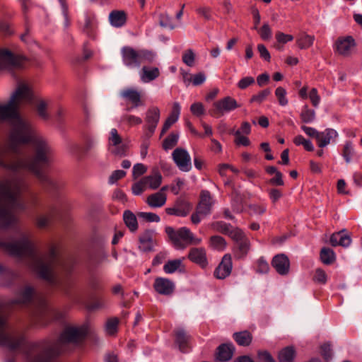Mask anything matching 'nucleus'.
<instances>
[{
    "label": "nucleus",
    "mask_w": 362,
    "mask_h": 362,
    "mask_svg": "<svg viewBox=\"0 0 362 362\" xmlns=\"http://www.w3.org/2000/svg\"><path fill=\"white\" fill-rule=\"evenodd\" d=\"M32 101L30 86L20 83L8 103H0V167L15 173L27 170L50 182L42 168L50 162L51 147L19 112L21 103Z\"/></svg>",
    "instance_id": "f257e3e1"
},
{
    "label": "nucleus",
    "mask_w": 362,
    "mask_h": 362,
    "mask_svg": "<svg viewBox=\"0 0 362 362\" xmlns=\"http://www.w3.org/2000/svg\"><path fill=\"white\" fill-rule=\"evenodd\" d=\"M88 333V326L65 327L56 341L42 339L27 344L25 337L14 331L6 322V314L0 308V346L8 350L23 349L26 362H51L69 344H78Z\"/></svg>",
    "instance_id": "f03ea898"
},
{
    "label": "nucleus",
    "mask_w": 362,
    "mask_h": 362,
    "mask_svg": "<svg viewBox=\"0 0 362 362\" xmlns=\"http://www.w3.org/2000/svg\"><path fill=\"white\" fill-rule=\"evenodd\" d=\"M0 248L10 255L24 260L39 277L51 285H58L66 292L53 273V266L58 261V254L54 247H51L47 252H42L37 248L28 233L17 230L9 238L0 237Z\"/></svg>",
    "instance_id": "7ed1b4c3"
},
{
    "label": "nucleus",
    "mask_w": 362,
    "mask_h": 362,
    "mask_svg": "<svg viewBox=\"0 0 362 362\" xmlns=\"http://www.w3.org/2000/svg\"><path fill=\"white\" fill-rule=\"evenodd\" d=\"M26 184L22 177H13L0 180V227L13 226L17 222L16 213L25 209L20 194Z\"/></svg>",
    "instance_id": "20e7f679"
},
{
    "label": "nucleus",
    "mask_w": 362,
    "mask_h": 362,
    "mask_svg": "<svg viewBox=\"0 0 362 362\" xmlns=\"http://www.w3.org/2000/svg\"><path fill=\"white\" fill-rule=\"evenodd\" d=\"M33 303L34 310L33 317L35 323L40 326L46 325L50 317V312L47 307L45 298L35 294L33 288L26 286L18 294L16 303L28 304Z\"/></svg>",
    "instance_id": "39448f33"
},
{
    "label": "nucleus",
    "mask_w": 362,
    "mask_h": 362,
    "mask_svg": "<svg viewBox=\"0 0 362 362\" xmlns=\"http://www.w3.org/2000/svg\"><path fill=\"white\" fill-rule=\"evenodd\" d=\"M123 64L129 69L139 68L141 64L151 63L156 58V53L146 49H135L129 46L121 49Z\"/></svg>",
    "instance_id": "423d86ee"
},
{
    "label": "nucleus",
    "mask_w": 362,
    "mask_h": 362,
    "mask_svg": "<svg viewBox=\"0 0 362 362\" xmlns=\"http://www.w3.org/2000/svg\"><path fill=\"white\" fill-rule=\"evenodd\" d=\"M228 236L234 242L232 249L234 258H244L250 249V242L246 235L240 229L228 226Z\"/></svg>",
    "instance_id": "0eeeda50"
},
{
    "label": "nucleus",
    "mask_w": 362,
    "mask_h": 362,
    "mask_svg": "<svg viewBox=\"0 0 362 362\" xmlns=\"http://www.w3.org/2000/svg\"><path fill=\"white\" fill-rule=\"evenodd\" d=\"M214 202L208 191L201 192L200 201L196 211L191 216V221L194 224H198L202 219L209 215Z\"/></svg>",
    "instance_id": "6e6552de"
},
{
    "label": "nucleus",
    "mask_w": 362,
    "mask_h": 362,
    "mask_svg": "<svg viewBox=\"0 0 362 362\" xmlns=\"http://www.w3.org/2000/svg\"><path fill=\"white\" fill-rule=\"evenodd\" d=\"M165 233L177 250L185 249L189 245V239L192 238V232L186 227L175 230L173 228L168 226L165 228Z\"/></svg>",
    "instance_id": "1a4fd4ad"
},
{
    "label": "nucleus",
    "mask_w": 362,
    "mask_h": 362,
    "mask_svg": "<svg viewBox=\"0 0 362 362\" xmlns=\"http://www.w3.org/2000/svg\"><path fill=\"white\" fill-rule=\"evenodd\" d=\"M24 61L23 57L16 56L8 49L0 50V70L21 68Z\"/></svg>",
    "instance_id": "9d476101"
},
{
    "label": "nucleus",
    "mask_w": 362,
    "mask_h": 362,
    "mask_svg": "<svg viewBox=\"0 0 362 362\" xmlns=\"http://www.w3.org/2000/svg\"><path fill=\"white\" fill-rule=\"evenodd\" d=\"M356 47V42L352 36H341L339 37L335 43L334 49L336 52L344 57L351 56Z\"/></svg>",
    "instance_id": "9b49d317"
},
{
    "label": "nucleus",
    "mask_w": 362,
    "mask_h": 362,
    "mask_svg": "<svg viewBox=\"0 0 362 362\" xmlns=\"http://www.w3.org/2000/svg\"><path fill=\"white\" fill-rule=\"evenodd\" d=\"M160 111L156 106L150 107L145 113V137L149 139L154 134L160 120Z\"/></svg>",
    "instance_id": "f8f14e48"
},
{
    "label": "nucleus",
    "mask_w": 362,
    "mask_h": 362,
    "mask_svg": "<svg viewBox=\"0 0 362 362\" xmlns=\"http://www.w3.org/2000/svg\"><path fill=\"white\" fill-rule=\"evenodd\" d=\"M119 95L127 103L131 104L126 108L128 112L144 105L141 99V93L134 88L124 89Z\"/></svg>",
    "instance_id": "ddd939ff"
},
{
    "label": "nucleus",
    "mask_w": 362,
    "mask_h": 362,
    "mask_svg": "<svg viewBox=\"0 0 362 362\" xmlns=\"http://www.w3.org/2000/svg\"><path fill=\"white\" fill-rule=\"evenodd\" d=\"M173 159L178 168L183 172H189L192 168L191 157L184 148H177L172 153Z\"/></svg>",
    "instance_id": "4468645a"
},
{
    "label": "nucleus",
    "mask_w": 362,
    "mask_h": 362,
    "mask_svg": "<svg viewBox=\"0 0 362 362\" xmlns=\"http://www.w3.org/2000/svg\"><path fill=\"white\" fill-rule=\"evenodd\" d=\"M192 206L185 200L179 199L176 201L174 206L165 209L168 215H174L180 217L186 216L192 210Z\"/></svg>",
    "instance_id": "2eb2a0df"
},
{
    "label": "nucleus",
    "mask_w": 362,
    "mask_h": 362,
    "mask_svg": "<svg viewBox=\"0 0 362 362\" xmlns=\"http://www.w3.org/2000/svg\"><path fill=\"white\" fill-rule=\"evenodd\" d=\"M153 288L159 294L169 296L173 293L175 284L168 279L158 277L155 279Z\"/></svg>",
    "instance_id": "dca6fc26"
},
{
    "label": "nucleus",
    "mask_w": 362,
    "mask_h": 362,
    "mask_svg": "<svg viewBox=\"0 0 362 362\" xmlns=\"http://www.w3.org/2000/svg\"><path fill=\"white\" fill-rule=\"evenodd\" d=\"M272 264L280 275H286L289 272L290 261L284 254H279L273 257Z\"/></svg>",
    "instance_id": "f3484780"
},
{
    "label": "nucleus",
    "mask_w": 362,
    "mask_h": 362,
    "mask_svg": "<svg viewBox=\"0 0 362 362\" xmlns=\"http://www.w3.org/2000/svg\"><path fill=\"white\" fill-rule=\"evenodd\" d=\"M160 76V70L157 67L144 66L139 71L140 79L147 83L154 81Z\"/></svg>",
    "instance_id": "a211bd4d"
},
{
    "label": "nucleus",
    "mask_w": 362,
    "mask_h": 362,
    "mask_svg": "<svg viewBox=\"0 0 362 362\" xmlns=\"http://www.w3.org/2000/svg\"><path fill=\"white\" fill-rule=\"evenodd\" d=\"M188 257L192 262L199 264L203 268L206 267L207 265V259L204 248L199 247L191 249Z\"/></svg>",
    "instance_id": "6ab92c4d"
},
{
    "label": "nucleus",
    "mask_w": 362,
    "mask_h": 362,
    "mask_svg": "<svg viewBox=\"0 0 362 362\" xmlns=\"http://www.w3.org/2000/svg\"><path fill=\"white\" fill-rule=\"evenodd\" d=\"M180 105L178 103L175 102L173 105L172 111L165 120L162 131L161 134H164L169 129L170 127L177 121L179 116L180 115Z\"/></svg>",
    "instance_id": "aec40b11"
},
{
    "label": "nucleus",
    "mask_w": 362,
    "mask_h": 362,
    "mask_svg": "<svg viewBox=\"0 0 362 362\" xmlns=\"http://www.w3.org/2000/svg\"><path fill=\"white\" fill-rule=\"evenodd\" d=\"M139 248L144 252L152 250L154 245L153 232L152 230L144 231L139 237Z\"/></svg>",
    "instance_id": "412c9836"
},
{
    "label": "nucleus",
    "mask_w": 362,
    "mask_h": 362,
    "mask_svg": "<svg viewBox=\"0 0 362 362\" xmlns=\"http://www.w3.org/2000/svg\"><path fill=\"white\" fill-rule=\"evenodd\" d=\"M27 84L29 86H30L28 83H27ZM30 90H32L31 87H30ZM31 91H32V93H33V90H31ZM23 104H34L35 106L36 110L37 112V114L40 118H42L43 119H48L49 118V115L47 112V103L42 99L35 100L34 94H33V101L31 103L23 102V103H21V105H23Z\"/></svg>",
    "instance_id": "4be33fe9"
},
{
    "label": "nucleus",
    "mask_w": 362,
    "mask_h": 362,
    "mask_svg": "<svg viewBox=\"0 0 362 362\" xmlns=\"http://www.w3.org/2000/svg\"><path fill=\"white\" fill-rule=\"evenodd\" d=\"M175 343L180 350L182 352L187 351L190 340V336L182 328H177L175 330Z\"/></svg>",
    "instance_id": "5701e85b"
},
{
    "label": "nucleus",
    "mask_w": 362,
    "mask_h": 362,
    "mask_svg": "<svg viewBox=\"0 0 362 362\" xmlns=\"http://www.w3.org/2000/svg\"><path fill=\"white\" fill-rule=\"evenodd\" d=\"M167 201V195L165 192H157L149 195L146 199V203L152 208H160L164 206Z\"/></svg>",
    "instance_id": "b1692460"
},
{
    "label": "nucleus",
    "mask_w": 362,
    "mask_h": 362,
    "mask_svg": "<svg viewBox=\"0 0 362 362\" xmlns=\"http://www.w3.org/2000/svg\"><path fill=\"white\" fill-rule=\"evenodd\" d=\"M351 243L350 236L346 234L344 230L335 233L330 238V243L332 246L340 245L342 247H348Z\"/></svg>",
    "instance_id": "393cba45"
},
{
    "label": "nucleus",
    "mask_w": 362,
    "mask_h": 362,
    "mask_svg": "<svg viewBox=\"0 0 362 362\" xmlns=\"http://www.w3.org/2000/svg\"><path fill=\"white\" fill-rule=\"evenodd\" d=\"M337 136V132L332 129H327L318 133L317 141L320 147H325Z\"/></svg>",
    "instance_id": "a878e982"
},
{
    "label": "nucleus",
    "mask_w": 362,
    "mask_h": 362,
    "mask_svg": "<svg viewBox=\"0 0 362 362\" xmlns=\"http://www.w3.org/2000/svg\"><path fill=\"white\" fill-rule=\"evenodd\" d=\"M142 179L147 188L156 189L160 187L163 177L160 173L155 172L152 175L144 177Z\"/></svg>",
    "instance_id": "bb28decb"
},
{
    "label": "nucleus",
    "mask_w": 362,
    "mask_h": 362,
    "mask_svg": "<svg viewBox=\"0 0 362 362\" xmlns=\"http://www.w3.org/2000/svg\"><path fill=\"white\" fill-rule=\"evenodd\" d=\"M233 338L238 345L242 346H249L252 341V334L246 330L234 333Z\"/></svg>",
    "instance_id": "cd10ccee"
},
{
    "label": "nucleus",
    "mask_w": 362,
    "mask_h": 362,
    "mask_svg": "<svg viewBox=\"0 0 362 362\" xmlns=\"http://www.w3.org/2000/svg\"><path fill=\"white\" fill-rule=\"evenodd\" d=\"M226 111V98L216 102L213 105V107L209 110L211 116L220 117L223 116Z\"/></svg>",
    "instance_id": "c85d7f7f"
},
{
    "label": "nucleus",
    "mask_w": 362,
    "mask_h": 362,
    "mask_svg": "<svg viewBox=\"0 0 362 362\" xmlns=\"http://www.w3.org/2000/svg\"><path fill=\"white\" fill-rule=\"evenodd\" d=\"M295 357L296 351L292 346L284 348L279 354V362H293Z\"/></svg>",
    "instance_id": "c756f323"
},
{
    "label": "nucleus",
    "mask_w": 362,
    "mask_h": 362,
    "mask_svg": "<svg viewBox=\"0 0 362 362\" xmlns=\"http://www.w3.org/2000/svg\"><path fill=\"white\" fill-rule=\"evenodd\" d=\"M124 221L127 228L134 232L138 228V223L136 216L131 211H125L123 214Z\"/></svg>",
    "instance_id": "7c9ffc66"
},
{
    "label": "nucleus",
    "mask_w": 362,
    "mask_h": 362,
    "mask_svg": "<svg viewBox=\"0 0 362 362\" xmlns=\"http://www.w3.org/2000/svg\"><path fill=\"white\" fill-rule=\"evenodd\" d=\"M127 20V13L122 10H113L108 17L109 23H126Z\"/></svg>",
    "instance_id": "2f4dec72"
},
{
    "label": "nucleus",
    "mask_w": 362,
    "mask_h": 362,
    "mask_svg": "<svg viewBox=\"0 0 362 362\" xmlns=\"http://www.w3.org/2000/svg\"><path fill=\"white\" fill-rule=\"evenodd\" d=\"M128 146L124 141L116 146H109V151L115 156L122 157L127 155Z\"/></svg>",
    "instance_id": "473e14b6"
},
{
    "label": "nucleus",
    "mask_w": 362,
    "mask_h": 362,
    "mask_svg": "<svg viewBox=\"0 0 362 362\" xmlns=\"http://www.w3.org/2000/svg\"><path fill=\"white\" fill-rule=\"evenodd\" d=\"M322 262L325 264H332L335 259V255L332 250L329 248H322L320 252Z\"/></svg>",
    "instance_id": "72a5a7b5"
},
{
    "label": "nucleus",
    "mask_w": 362,
    "mask_h": 362,
    "mask_svg": "<svg viewBox=\"0 0 362 362\" xmlns=\"http://www.w3.org/2000/svg\"><path fill=\"white\" fill-rule=\"evenodd\" d=\"M210 246L218 251H222L226 247V241L219 235L212 236L210 239Z\"/></svg>",
    "instance_id": "f704fd0d"
},
{
    "label": "nucleus",
    "mask_w": 362,
    "mask_h": 362,
    "mask_svg": "<svg viewBox=\"0 0 362 362\" xmlns=\"http://www.w3.org/2000/svg\"><path fill=\"white\" fill-rule=\"evenodd\" d=\"M182 265V260L177 259L168 261L164 266L163 270L166 274H173L178 270Z\"/></svg>",
    "instance_id": "c9c22d12"
},
{
    "label": "nucleus",
    "mask_w": 362,
    "mask_h": 362,
    "mask_svg": "<svg viewBox=\"0 0 362 362\" xmlns=\"http://www.w3.org/2000/svg\"><path fill=\"white\" fill-rule=\"evenodd\" d=\"M315 118V111L309 109L307 105L304 106L300 114V119L302 122L304 123H310L314 121Z\"/></svg>",
    "instance_id": "e433bc0d"
},
{
    "label": "nucleus",
    "mask_w": 362,
    "mask_h": 362,
    "mask_svg": "<svg viewBox=\"0 0 362 362\" xmlns=\"http://www.w3.org/2000/svg\"><path fill=\"white\" fill-rule=\"evenodd\" d=\"M226 259V255L223 256L221 263L214 271V276L217 279H223L226 276V264L225 263Z\"/></svg>",
    "instance_id": "4c0bfd02"
},
{
    "label": "nucleus",
    "mask_w": 362,
    "mask_h": 362,
    "mask_svg": "<svg viewBox=\"0 0 362 362\" xmlns=\"http://www.w3.org/2000/svg\"><path fill=\"white\" fill-rule=\"evenodd\" d=\"M179 134L171 133L164 141L163 144V148L165 150L171 149L177 145Z\"/></svg>",
    "instance_id": "58836bf2"
},
{
    "label": "nucleus",
    "mask_w": 362,
    "mask_h": 362,
    "mask_svg": "<svg viewBox=\"0 0 362 362\" xmlns=\"http://www.w3.org/2000/svg\"><path fill=\"white\" fill-rule=\"evenodd\" d=\"M254 29L258 32L263 40H269L272 37V30L268 24H264L260 28L255 25Z\"/></svg>",
    "instance_id": "ea45409f"
},
{
    "label": "nucleus",
    "mask_w": 362,
    "mask_h": 362,
    "mask_svg": "<svg viewBox=\"0 0 362 362\" xmlns=\"http://www.w3.org/2000/svg\"><path fill=\"white\" fill-rule=\"evenodd\" d=\"M286 94V90L283 87L279 86L275 90V95L278 100L279 104L281 106H286L288 103Z\"/></svg>",
    "instance_id": "a19ab883"
},
{
    "label": "nucleus",
    "mask_w": 362,
    "mask_h": 362,
    "mask_svg": "<svg viewBox=\"0 0 362 362\" xmlns=\"http://www.w3.org/2000/svg\"><path fill=\"white\" fill-rule=\"evenodd\" d=\"M235 139H234V143L238 146H248L250 145L251 142L248 137L246 136V135L241 134L240 131H236L234 133Z\"/></svg>",
    "instance_id": "79ce46f5"
},
{
    "label": "nucleus",
    "mask_w": 362,
    "mask_h": 362,
    "mask_svg": "<svg viewBox=\"0 0 362 362\" xmlns=\"http://www.w3.org/2000/svg\"><path fill=\"white\" fill-rule=\"evenodd\" d=\"M121 121L127 123L129 126L139 125L142 123L141 117L129 114L123 115L121 117Z\"/></svg>",
    "instance_id": "37998d69"
},
{
    "label": "nucleus",
    "mask_w": 362,
    "mask_h": 362,
    "mask_svg": "<svg viewBox=\"0 0 362 362\" xmlns=\"http://www.w3.org/2000/svg\"><path fill=\"white\" fill-rule=\"evenodd\" d=\"M118 323L119 320L117 318L109 319L105 325L106 332L110 335L115 334L117 331Z\"/></svg>",
    "instance_id": "c03bdc74"
},
{
    "label": "nucleus",
    "mask_w": 362,
    "mask_h": 362,
    "mask_svg": "<svg viewBox=\"0 0 362 362\" xmlns=\"http://www.w3.org/2000/svg\"><path fill=\"white\" fill-rule=\"evenodd\" d=\"M122 141V138L118 134L117 130L115 128L112 129L110 132V136L108 138L109 146H116Z\"/></svg>",
    "instance_id": "a18cd8bd"
},
{
    "label": "nucleus",
    "mask_w": 362,
    "mask_h": 362,
    "mask_svg": "<svg viewBox=\"0 0 362 362\" xmlns=\"http://www.w3.org/2000/svg\"><path fill=\"white\" fill-rule=\"evenodd\" d=\"M269 270V266L267 262L263 258L260 257L256 262V272L259 274H266Z\"/></svg>",
    "instance_id": "49530a36"
},
{
    "label": "nucleus",
    "mask_w": 362,
    "mask_h": 362,
    "mask_svg": "<svg viewBox=\"0 0 362 362\" xmlns=\"http://www.w3.org/2000/svg\"><path fill=\"white\" fill-rule=\"evenodd\" d=\"M354 154V149L351 142H346L343 149V156L346 163H350L352 156Z\"/></svg>",
    "instance_id": "de8ad7c7"
},
{
    "label": "nucleus",
    "mask_w": 362,
    "mask_h": 362,
    "mask_svg": "<svg viewBox=\"0 0 362 362\" xmlns=\"http://www.w3.org/2000/svg\"><path fill=\"white\" fill-rule=\"evenodd\" d=\"M137 216L148 222L158 223L160 220V217L157 214L152 212H139Z\"/></svg>",
    "instance_id": "09e8293b"
},
{
    "label": "nucleus",
    "mask_w": 362,
    "mask_h": 362,
    "mask_svg": "<svg viewBox=\"0 0 362 362\" xmlns=\"http://www.w3.org/2000/svg\"><path fill=\"white\" fill-rule=\"evenodd\" d=\"M194 58H195V54H194V52L190 49L186 50L183 53L182 61L186 65H187L189 66H192L194 65Z\"/></svg>",
    "instance_id": "8fccbe9b"
},
{
    "label": "nucleus",
    "mask_w": 362,
    "mask_h": 362,
    "mask_svg": "<svg viewBox=\"0 0 362 362\" xmlns=\"http://www.w3.org/2000/svg\"><path fill=\"white\" fill-rule=\"evenodd\" d=\"M270 93L271 92L269 89L263 90L257 94L254 95L250 99V103H261L267 98L268 95H270Z\"/></svg>",
    "instance_id": "3c124183"
},
{
    "label": "nucleus",
    "mask_w": 362,
    "mask_h": 362,
    "mask_svg": "<svg viewBox=\"0 0 362 362\" xmlns=\"http://www.w3.org/2000/svg\"><path fill=\"white\" fill-rule=\"evenodd\" d=\"M216 361L219 362H223L226 361V344L223 343L221 344L216 353Z\"/></svg>",
    "instance_id": "603ef678"
},
{
    "label": "nucleus",
    "mask_w": 362,
    "mask_h": 362,
    "mask_svg": "<svg viewBox=\"0 0 362 362\" xmlns=\"http://www.w3.org/2000/svg\"><path fill=\"white\" fill-rule=\"evenodd\" d=\"M146 189L147 187L143 179H141L139 182L134 183L132 187V193L134 195L141 194Z\"/></svg>",
    "instance_id": "864d4df0"
},
{
    "label": "nucleus",
    "mask_w": 362,
    "mask_h": 362,
    "mask_svg": "<svg viewBox=\"0 0 362 362\" xmlns=\"http://www.w3.org/2000/svg\"><path fill=\"white\" fill-rule=\"evenodd\" d=\"M314 281L325 284L327 280V276L325 272L321 269H317L314 274Z\"/></svg>",
    "instance_id": "5fc2aeb1"
},
{
    "label": "nucleus",
    "mask_w": 362,
    "mask_h": 362,
    "mask_svg": "<svg viewBox=\"0 0 362 362\" xmlns=\"http://www.w3.org/2000/svg\"><path fill=\"white\" fill-rule=\"evenodd\" d=\"M126 175V172L122 170H117L112 172L109 177L108 182L110 185L115 183Z\"/></svg>",
    "instance_id": "6e6d98bb"
},
{
    "label": "nucleus",
    "mask_w": 362,
    "mask_h": 362,
    "mask_svg": "<svg viewBox=\"0 0 362 362\" xmlns=\"http://www.w3.org/2000/svg\"><path fill=\"white\" fill-rule=\"evenodd\" d=\"M147 170L146 167L142 163H137L134 165L132 174L134 179L144 174Z\"/></svg>",
    "instance_id": "4d7b16f0"
},
{
    "label": "nucleus",
    "mask_w": 362,
    "mask_h": 362,
    "mask_svg": "<svg viewBox=\"0 0 362 362\" xmlns=\"http://www.w3.org/2000/svg\"><path fill=\"white\" fill-rule=\"evenodd\" d=\"M190 111L195 116H201L204 114V107L201 103H194L190 107Z\"/></svg>",
    "instance_id": "13d9d810"
},
{
    "label": "nucleus",
    "mask_w": 362,
    "mask_h": 362,
    "mask_svg": "<svg viewBox=\"0 0 362 362\" xmlns=\"http://www.w3.org/2000/svg\"><path fill=\"white\" fill-rule=\"evenodd\" d=\"M97 144L96 139L92 136H87L83 144V151L87 153L95 148Z\"/></svg>",
    "instance_id": "bf43d9fd"
},
{
    "label": "nucleus",
    "mask_w": 362,
    "mask_h": 362,
    "mask_svg": "<svg viewBox=\"0 0 362 362\" xmlns=\"http://www.w3.org/2000/svg\"><path fill=\"white\" fill-rule=\"evenodd\" d=\"M255 83V78L252 76H246L240 79L238 83V87L240 89H245L248 86Z\"/></svg>",
    "instance_id": "052dcab7"
},
{
    "label": "nucleus",
    "mask_w": 362,
    "mask_h": 362,
    "mask_svg": "<svg viewBox=\"0 0 362 362\" xmlns=\"http://www.w3.org/2000/svg\"><path fill=\"white\" fill-rule=\"evenodd\" d=\"M267 210L264 204H252L250 206V212L252 215H262Z\"/></svg>",
    "instance_id": "680f3d73"
},
{
    "label": "nucleus",
    "mask_w": 362,
    "mask_h": 362,
    "mask_svg": "<svg viewBox=\"0 0 362 362\" xmlns=\"http://www.w3.org/2000/svg\"><path fill=\"white\" fill-rule=\"evenodd\" d=\"M313 37L306 35L303 38L298 40V44L300 48H307L313 45Z\"/></svg>",
    "instance_id": "e2e57ef3"
},
{
    "label": "nucleus",
    "mask_w": 362,
    "mask_h": 362,
    "mask_svg": "<svg viewBox=\"0 0 362 362\" xmlns=\"http://www.w3.org/2000/svg\"><path fill=\"white\" fill-rule=\"evenodd\" d=\"M258 358L261 362H275L272 355L267 351H259L257 354Z\"/></svg>",
    "instance_id": "0e129e2a"
},
{
    "label": "nucleus",
    "mask_w": 362,
    "mask_h": 362,
    "mask_svg": "<svg viewBox=\"0 0 362 362\" xmlns=\"http://www.w3.org/2000/svg\"><path fill=\"white\" fill-rule=\"evenodd\" d=\"M308 97H309L313 106H315V107L318 106V105L320 102V97L319 96L316 88H313L311 89Z\"/></svg>",
    "instance_id": "69168bd1"
},
{
    "label": "nucleus",
    "mask_w": 362,
    "mask_h": 362,
    "mask_svg": "<svg viewBox=\"0 0 362 362\" xmlns=\"http://www.w3.org/2000/svg\"><path fill=\"white\" fill-rule=\"evenodd\" d=\"M206 78V75L202 72H199L192 76V83L194 86H199L205 82Z\"/></svg>",
    "instance_id": "338daca9"
},
{
    "label": "nucleus",
    "mask_w": 362,
    "mask_h": 362,
    "mask_svg": "<svg viewBox=\"0 0 362 362\" xmlns=\"http://www.w3.org/2000/svg\"><path fill=\"white\" fill-rule=\"evenodd\" d=\"M106 302L105 300L98 299L92 303L89 306L88 309L91 310H98L105 308Z\"/></svg>",
    "instance_id": "774afa93"
}]
</instances>
